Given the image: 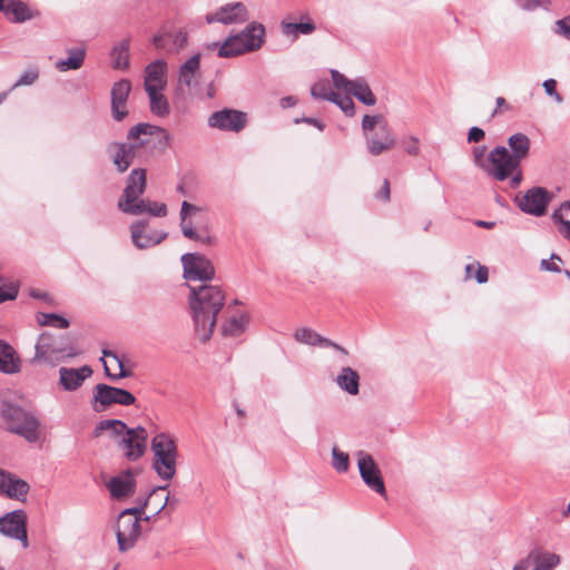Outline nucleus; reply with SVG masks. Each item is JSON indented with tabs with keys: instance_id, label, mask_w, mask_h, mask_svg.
Masks as SVG:
<instances>
[{
	"instance_id": "obj_1",
	"label": "nucleus",
	"mask_w": 570,
	"mask_h": 570,
	"mask_svg": "<svg viewBox=\"0 0 570 570\" xmlns=\"http://www.w3.org/2000/svg\"><path fill=\"white\" fill-rule=\"evenodd\" d=\"M188 287L195 333L202 343H206L214 333L217 315L225 306V293L218 285L203 284Z\"/></svg>"
},
{
	"instance_id": "obj_2",
	"label": "nucleus",
	"mask_w": 570,
	"mask_h": 570,
	"mask_svg": "<svg viewBox=\"0 0 570 570\" xmlns=\"http://www.w3.org/2000/svg\"><path fill=\"white\" fill-rule=\"evenodd\" d=\"M80 352L73 346L67 334H52L43 332L39 335L36 346L32 364L46 363L56 366L67 358L76 357Z\"/></svg>"
},
{
	"instance_id": "obj_3",
	"label": "nucleus",
	"mask_w": 570,
	"mask_h": 570,
	"mask_svg": "<svg viewBox=\"0 0 570 570\" xmlns=\"http://www.w3.org/2000/svg\"><path fill=\"white\" fill-rule=\"evenodd\" d=\"M154 454L153 469L164 481H170L177 471L178 450L174 438L168 433L156 434L150 444Z\"/></svg>"
},
{
	"instance_id": "obj_4",
	"label": "nucleus",
	"mask_w": 570,
	"mask_h": 570,
	"mask_svg": "<svg viewBox=\"0 0 570 570\" xmlns=\"http://www.w3.org/2000/svg\"><path fill=\"white\" fill-rule=\"evenodd\" d=\"M1 414L9 432L23 438L30 443L39 440L40 421L31 412L17 404L4 402Z\"/></svg>"
},
{
	"instance_id": "obj_5",
	"label": "nucleus",
	"mask_w": 570,
	"mask_h": 570,
	"mask_svg": "<svg viewBox=\"0 0 570 570\" xmlns=\"http://www.w3.org/2000/svg\"><path fill=\"white\" fill-rule=\"evenodd\" d=\"M362 130L367 150L373 156L389 151L395 145L392 130L382 115H365L362 119Z\"/></svg>"
},
{
	"instance_id": "obj_6",
	"label": "nucleus",
	"mask_w": 570,
	"mask_h": 570,
	"mask_svg": "<svg viewBox=\"0 0 570 570\" xmlns=\"http://www.w3.org/2000/svg\"><path fill=\"white\" fill-rule=\"evenodd\" d=\"M127 139L134 141L138 150L161 154L169 147L171 136L164 127L139 122L128 130Z\"/></svg>"
},
{
	"instance_id": "obj_7",
	"label": "nucleus",
	"mask_w": 570,
	"mask_h": 570,
	"mask_svg": "<svg viewBox=\"0 0 570 570\" xmlns=\"http://www.w3.org/2000/svg\"><path fill=\"white\" fill-rule=\"evenodd\" d=\"M135 402V395L125 389L105 383H99L94 387L91 406L97 413L106 411L114 404L128 406Z\"/></svg>"
},
{
	"instance_id": "obj_8",
	"label": "nucleus",
	"mask_w": 570,
	"mask_h": 570,
	"mask_svg": "<svg viewBox=\"0 0 570 570\" xmlns=\"http://www.w3.org/2000/svg\"><path fill=\"white\" fill-rule=\"evenodd\" d=\"M488 163L484 173L498 181H504L519 168L504 146L494 147L488 155Z\"/></svg>"
},
{
	"instance_id": "obj_9",
	"label": "nucleus",
	"mask_w": 570,
	"mask_h": 570,
	"mask_svg": "<svg viewBox=\"0 0 570 570\" xmlns=\"http://www.w3.org/2000/svg\"><path fill=\"white\" fill-rule=\"evenodd\" d=\"M184 278L187 281L207 282L215 277L213 263L198 253H186L181 256Z\"/></svg>"
},
{
	"instance_id": "obj_10",
	"label": "nucleus",
	"mask_w": 570,
	"mask_h": 570,
	"mask_svg": "<svg viewBox=\"0 0 570 570\" xmlns=\"http://www.w3.org/2000/svg\"><path fill=\"white\" fill-rule=\"evenodd\" d=\"M0 533L21 542L24 549L28 548L27 513L24 510L17 509L0 517Z\"/></svg>"
},
{
	"instance_id": "obj_11",
	"label": "nucleus",
	"mask_w": 570,
	"mask_h": 570,
	"mask_svg": "<svg viewBox=\"0 0 570 570\" xmlns=\"http://www.w3.org/2000/svg\"><path fill=\"white\" fill-rule=\"evenodd\" d=\"M553 195L543 187H532L522 196L515 197L517 206L521 212L540 217L546 214Z\"/></svg>"
},
{
	"instance_id": "obj_12",
	"label": "nucleus",
	"mask_w": 570,
	"mask_h": 570,
	"mask_svg": "<svg viewBox=\"0 0 570 570\" xmlns=\"http://www.w3.org/2000/svg\"><path fill=\"white\" fill-rule=\"evenodd\" d=\"M357 458V466L360 471V475L363 482L370 488L372 491L377 494L385 497L386 489L381 474V471L375 463L373 456L365 451L356 452Z\"/></svg>"
},
{
	"instance_id": "obj_13",
	"label": "nucleus",
	"mask_w": 570,
	"mask_h": 570,
	"mask_svg": "<svg viewBox=\"0 0 570 570\" xmlns=\"http://www.w3.org/2000/svg\"><path fill=\"white\" fill-rule=\"evenodd\" d=\"M141 534L140 517L131 518L120 512L116 524V539L120 552L132 549Z\"/></svg>"
},
{
	"instance_id": "obj_14",
	"label": "nucleus",
	"mask_w": 570,
	"mask_h": 570,
	"mask_svg": "<svg viewBox=\"0 0 570 570\" xmlns=\"http://www.w3.org/2000/svg\"><path fill=\"white\" fill-rule=\"evenodd\" d=\"M118 442L119 449L124 451V455L129 461L139 460L147 449V430L142 426L129 428Z\"/></svg>"
},
{
	"instance_id": "obj_15",
	"label": "nucleus",
	"mask_w": 570,
	"mask_h": 570,
	"mask_svg": "<svg viewBox=\"0 0 570 570\" xmlns=\"http://www.w3.org/2000/svg\"><path fill=\"white\" fill-rule=\"evenodd\" d=\"M207 124L210 128L222 131L239 132L247 124V115L236 109L224 108L213 112L208 117Z\"/></svg>"
},
{
	"instance_id": "obj_16",
	"label": "nucleus",
	"mask_w": 570,
	"mask_h": 570,
	"mask_svg": "<svg viewBox=\"0 0 570 570\" xmlns=\"http://www.w3.org/2000/svg\"><path fill=\"white\" fill-rule=\"evenodd\" d=\"M249 19L244 3L232 2L218 8L215 12L206 14V22H219L223 24L243 23Z\"/></svg>"
},
{
	"instance_id": "obj_17",
	"label": "nucleus",
	"mask_w": 570,
	"mask_h": 570,
	"mask_svg": "<svg viewBox=\"0 0 570 570\" xmlns=\"http://www.w3.org/2000/svg\"><path fill=\"white\" fill-rule=\"evenodd\" d=\"M29 490L30 487L24 480L0 469V495L24 502Z\"/></svg>"
},
{
	"instance_id": "obj_18",
	"label": "nucleus",
	"mask_w": 570,
	"mask_h": 570,
	"mask_svg": "<svg viewBox=\"0 0 570 570\" xmlns=\"http://www.w3.org/2000/svg\"><path fill=\"white\" fill-rule=\"evenodd\" d=\"M136 474L128 469L112 476L107 483V489L114 500L120 501L132 495L136 491Z\"/></svg>"
},
{
	"instance_id": "obj_19",
	"label": "nucleus",
	"mask_w": 570,
	"mask_h": 570,
	"mask_svg": "<svg viewBox=\"0 0 570 570\" xmlns=\"http://www.w3.org/2000/svg\"><path fill=\"white\" fill-rule=\"evenodd\" d=\"M131 90V83L127 79L115 82L111 92V116L115 121H122L128 116L127 99Z\"/></svg>"
},
{
	"instance_id": "obj_20",
	"label": "nucleus",
	"mask_w": 570,
	"mask_h": 570,
	"mask_svg": "<svg viewBox=\"0 0 570 570\" xmlns=\"http://www.w3.org/2000/svg\"><path fill=\"white\" fill-rule=\"evenodd\" d=\"M200 78V53H196L187 59L178 70V90L185 92L190 91L199 83Z\"/></svg>"
},
{
	"instance_id": "obj_21",
	"label": "nucleus",
	"mask_w": 570,
	"mask_h": 570,
	"mask_svg": "<svg viewBox=\"0 0 570 570\" xmlns=\"http://www.w3.org/2000/svg\"><path fill=\"white\" fill-rule=\"evenodd\" d=\"M146 226L147 223L145 220H137L130 225L131 240L138 249H147L156 246L167 237V233L165 232L155 230L146 233Z\"/></svg>"
},
{
	"instance_id": "obj_22",
	"label": "nucleus",
	"mask_w": 570,
	"mask_h": 570,
	"mask_svg": "<svg viewBox=\"0 0 570 570\" xmlns=\"http://www.w3.org/2000/svg\"><path fill=\"white\" fill-rule=\"evenodd\" d=\"M108 149H115L111 155L112 163L119 173H125L134 163L135 157L139 153L134 141L111 142Z\"/></svg>"
},
{
	"instance_id": "obj_23",
	"label": "nucleus",
	"mask_w": 570,
	"mask_h": 570,
	"mask_svg": "<svg viewBox=\"0 0 570 570\" xmlns=\"http://www.w3.org/2000/svg\"><path fill=\"white\" fill-rule=\"evenodd\" d=\"M92 375V368L89 365H83L80 368L60 367L59 368V383L65 391H76L79 389L83 381Z\"/></svg>"
},
{
	"instance_id": "obj_24",
	"label": "nucleus",
	"mask_w": 570,
	"mask_h": 570,
	"mask_svg": "<svg viewBox=\"0 0 570 570\" xmlns=\"http://www.w3.org/2000/svg\"><path fill=\"white\" fill-rule=\"evenodd\" d=\"M167 85V62L164 59H158L145 68L144 88L147 89L153 86L158 89H165Z\"/></svg>"
},
{
	"instance_id": "obj_25",
	"label": "nucleus",
	"mask_w": 570,
	"mask_h": 570,
	"mask_svg": "<svg viewBox=\"0 0 570 570\" xmlns=\"http://www.w3.org/2000/svg\"><path fill=\"white\" fill-rule=\"evenodd\" d=\"M188 42V36L187 32L179 30L175 33H163V35H156L153 38L154 46L159 49L164 50L168 53H176L180 49L185 48Z\"/></svg>"
},
{
	"instance_id": "obj_26",
	"label": "nucleus",
	"mask_w": 570,
	"mask_h": 570,
	"mask_svg": "<svg viewBox=\"0 0 570 570\" xmlns=\"http://www.w3.org/2000/svg\"><path fill=\"white\" fill-rule=\"evenodd\" d=\"M147 186V174L144 168H135L130 171L126 180V187L118 199H129L140 197Z\"/></svg>"
},
{
	"instance_id": "obj_27",
	"label": "nucleus",
	"mask_w": 570,
	"mask_h": 570,
	"mask_svg": "<svg viewBox=\"0 0 570 570\" xmlns=\"http://www.w3.org/2000/svg\"><path fill=\"white\" fill-rule=\"evenodd\" d=\"M21 370V360L17 351L6 341L0 340V372L16 374Z\"/></svg>"
},
{
	"instance_id": "obj_28",
	"label": "nucleus",
	"mask_w": 570,
	"mask_h": 570,
	"mask_svg": "<svg viewBox=\"0 0 570 570\" xmlns=\"http://www.w3.org/2000/svg\"><path fill=\"white\" fill-rule=\"evenodd\" d=\"M509 155L520 167L521 161L530 154L531 141L523 132H515L508 138Z\"/></svg>"
},
{
	"instance_id": "obj_29",
	"label": "nucleus",
	"mask_w": 570,
	"mask_h": 570,
	"mask_svg": "<svg viewBox=\"0 0 570 570\" xmlns=\"http://www.w3.org/2000/svg\"><path fill=\"white\" fill-rule=\"evenodd\" d=\"M237 35L243 40L244 48L250 52L259 49L264 43L265 28L259 22H252Z\"/></svg>"
},
{
	"instance_id": "obj_30",
	"label": "nucleus",
	"mask_w": 570,
	"mask_h": 570,
	"mask_svg": "<svg viewBox=\"0 0 570 570\" xmlns=\"http://www.w3.org/2000/svg\"><path fill=\"white\" fill-rule=\"evenodd\" d=\"M66 52L68 53V57L66 59H59L55 63L57 70L66 72L70 70H78L83 66L87 55V50L83 46L68 48Z\"/></svg>"
},
{
	"instance_id": "obj_31",
	"label": "nucleus",
	"mask_w": 570,
	"mask_h": 570,
	"mask_svg": "<svg viewBox=\"0 0 570 570\" xmlns=\"http://www.w3.org/2000/svg\"><path fill=\"white\" fill-rule=\"evenodd\" d=\"M335 382L341 390L348 394L356 395L360 391V375L350 366H345L341 370Z\"/></svg>"
},
{
	"instance_id": "obj_32",
	"label": "nucleus",
	"mask_w": 570,
	"mask_h": 570,
	"mask_svg": "<svg viewBox=\"0 0 570 570\" xmlns=\"http://www.w3.org/2000/svg\"><path fill=\"white\" fill-rule=\"evenodd\" d=\"M164 90L165 89H158L153 86L145 89L149 98L150 111L159 117H165L169 114V105L163 94Z\"/></svg>"
},
{
	"instance_id": "obj_33",
	"label": "nucleus",
	"mask_w": 570,
	"mask_h": 570,
	"mask_svg": "<svg viewBox=\"0 0 570 570\" xmlns=\"http://www.w3.org/2000/svg\"><path fill=\"white\" fill-rule=\"evenodd\" d=\"M552 220L558 225V232L570 240V202H564L552 214Z\"/></svg>"
},
{
	"instance_id": "obj_34",
	"label": "nucleus",
	"mask_w": 570,
	"mask_h": 570,
	"mask_svg": "<svg viewBox=\"0 0 570 570\" xmlns=\"http://www.w3.org/2000/svg\"><path fill=\"white\" fill-rule=\"evenodd\" d=\"M294 338L302 344L311 346L320 345L325 347L326 345H333V341L320 335L318 333L308 327H302L296 330L294 333Z\"/></svg>"
},
{
	"instance_id": "obj_35",
	"label": "nucleus",
	"mask_w": 570,
	"mask_h": 570,
	"mask_svg": "<svg viewBox=\"0 0 570 570\" xmlns=\"http://www.w3.org/2000/svg\"><path fill=\"white\" fill-rule=\"evenodd\" d=\"M249 316L247 313H243L239 316H232L222 325L223 336H238L245 332Z\"/></svg>"
},
{
	"instance_id": "obj_36",
	"label": "nucleus",
	"mask_w": 570,
	"mask_h": 570,
	"mask_svg": "<svg viewBox=\"0 0 570 570\" xmlns=\"http://www.w3.org/2000/svg\"><path fill=\"white\" fill-rule=\"evenodd\" d=\"M353 95L358 101L364 104L365 106H374L376 104V97L371 90L368 83L364 79H354L353 87L350 92Z\"/></svg>"
},
{
	"instance_id": "obj_37",
	"label": "nucleus",
	"mask_w": 570,
	"mask_h": 570,
	"mask_svg": "<svg viewBox=\"0 0 570 570\" xmlns=\"http://www.w3.org/2000/svg\"><path fill=\"white\" fill-rule=\"evenodd\" d=\"M149 199L134 197L129 199H118L117 207L120 212L129 215H141L148 212Z\"/></svg>"
},
{
	"instance_id": "obj_38",
	"label": "nucleus",
	"mask_w": 570,
	"mask_h": 570,
	"mask_svg": "<svg viewBox=\"0 0 570 570\" xmlns=\"http://www.w3.org/2000/svg\"><path fill=\"white\" fill-rule=\"evenodd\" d=\"M4 16L12 22H24L32 18L28 6L20 0H8Z\"/></svg>"
},
{
	"instance_id": "obj_39",
	"label": "nucleus",
	"mask_w": 570,
	"mask_h": 570,
	"mask_svg": "<svg viewBox=\"0 0 570 570\" xmlns=\"http://www.w3.org/2000/svg\"><path fill=\"white\" fill-rule=\"evenodd\" d=\"M245 52H248V50L244 48L243 40L238 37V35H234L228 37L220 46L218 56L223 58H230L243 55Z\"/></svg>"
},
{
	"instance_id": "obj_40",
	"label": "nucleus",
	"mask_w": 570,
	"mask_h": 570,
	"mask_svg": "<svg viewBox=\"0 0 570 570\" xmlns=\"http://www.w3.org/2000/svg\"><path fill=\"white\" fill-rule=\"evenodd\" d=\"M530 558H533V570H552L560 563V557L556 553L531 551Z\"/></svg>"
},
{
	"instance_id": "obj_41",
	"label": "nucleus",
	"mask_w": 570,
	"mask_h": 570,
	"mask_svg": "<svg viewBox=\"0 0 570 570\" xmlns=\"http://www.w3.org/2000/svg\"><path fill=\"white\" fill-rule=\"evenodd\" d=\"M183 235L194 242L200 243L203 245H212L215 242V238L208 233L206 228H194L191 223L180 224Z\"/></svg>"
},
{
	"instance_id": "obj_42",
	"label": "nucleus",
	"mask_w": 570,
	"mask_h": 570,
	"mask_svg": "<svg viewBox=\"0 0 570 570\" xmlns=\"http://www.w3.org/2000/svg\"><path fill=\"white\" fill-rule=\"evenodd\" d=\"M129 40L124 39L117 43L111 51L112 67L115 69H127L129 66Z\"/></svg>"
},
{
	"instance_id": "obj_43",
	"label": "nucleus",
	"mask_w": 570,
	"mask_h": 570,
	"mask_svg": "<svg viewBox=\"0 0 570 570\" xmlns=\"http://www.w3.org/2000/svg\"><path fill=\"white\" fill-rule=\"evenodd\" d=\"M129 428L118 419H107L98 422L94 430L95 436H99L104 431L110 430L115 436L122 435Z\"/></svg>"
},
{
	"instance_id": "obj_44",
	"label": "nucleus",
	"mask_w": 570,
	"mask_h": 570,
	"mask_svg": "<svg viewBox=\"0 0 570 570\" xmlns=\"http://www.w3.org/2000/svg\"><path fill=\"white\" fill-rule=\"evenodd\" d=\"M36 320L40 326H53L57 328H67L70 324L66 317L56 313L39 312L36 315Z\"/></svg>"
},
{
	"instance_id": "obj_45",
	"label": "nucleus",
	"mask_w": 570,
	"mask_h": 570,
	"mask_svg": "<svg viewBox=\"0 0 570 570\" xmlns=\"http://www.w3.org/2000/svg\"><path fill=\"white\" fill-rule=\"evenodd\" d=\"M316 26L312 22H283L282 30L285 36H297L302 35H311L315 31Z\"/></svg>"
},
{
	"instance_id": "obj_46",
	"label": "nucleus",
	"mask_w": 570,
	"mask_h": 570,
	"mask_svg": "<svg viewBox=\"0 0 570 570\" xmlns=\"http://www.w3.org/2000/svg\"><path fill=\"white\" fill-rule=\"evenodd\" d=\"M102 354H104V356H105V357H111V358H114V360L117 362L118 366H119V373H117V374H112V373H110V371H109V367H108L107 363H106V362H104V367H105L106 375H107L110 380H112V381H117V380H119V379L128 377V376H130V375H131V372H130L129 370H126V368L124 367L122 360L117 355V353H115V352H112V351H110V350H104V351H102Z\"/></svg>"
},
{
	"instance_id": "obj_47",
	"label": "nucleus",
	"mask_w": 570,
	"mask_h": 570,
	"mask_svg": "<svg viewBox=\"0 0 570 570\" xmlns=\"http://www.w3.org/2000/svg\"><path fill=\"white\" fill-rule=\"evenodd\" d=\"M332 466L338 473H345L350 469V456L337 446L332 449Z\"/></svg>"
},
{
	"instance_id": "obj_48",
	"label": "nucleus",
	"mask_w": 570,
	"mask_h": 570,
	"mask_svg": "<svg viewBox=\"0 0 570 570\" xmlns=\"http://www.w3.org/2000/svg\"><path fill=\"white\" fill-rule=\"evenodd\" d=\"M330 101L335 104L348 117H352L355 114V104L348 96H342L338 92L330 94Z\"/></svg>"
},
{
	"instance_id": "obj_49",
	"label": "nucleus",
	"mask_w": 570,
	"mask_h": 570,
	"mask_svg": "<svg viewBox=\"0 0 570 570\" xmlns=\"http://www.w3.org/2000/svg\"><path fill=\"white\" fill-rule=\"evenodd\" d=\"M333 91L330 89L327 80L315 82L311 88V96L314 99H323L330 101V94Z\"/></svg>"
},
{
	"instance_id": "obj_50",
	"label": "nucleus",
	"mask_w": 570,
	"mask_h": 570,
	"mask_svg": "<svg viewBox=\"0 0 570 570\" xmlns=\"http://www.w3.org/2000/svg\"><path fill=\"white\" fill-rule=\"evenodd\" d=\"M38 78L39 69L37 67L29 68L19 77V79L13 83L12 88L14 89L20 86L32 85Z\"/></svg>"
},
{
	"instance_id": "obj_51",
	"label": "nucleus",
	"mask_w": 570,
	"mask_h": 570,
	"mask_svg": "<svg viewBox=\"0 0 570 570\" xmlns=\"http://www.w3.org/2000/svg\"><path fill=\"white\" fill-rule=\"evenodd\" d=\"M331 77L335 88L350 92L353 87V80L347 79L343 73L334 69L331 70Z\"/></svg>"
},
{
	"instance_id": "obj_52",
	"label": "nucleus",
	"mask_w": 570,
	"mask_h": 570,
	"mask_svg": "<svg viewBox=\"0 0 570 570\" xmlns=\"http://www.w3.org/2000/svg\"><path fill=\"white\" fill-rule=\"evenodd\" d=\"M517 4L524 11H532L537 8L548 9L550 0H515Z\"/></svg>"
},
{
	"instance_id": "obj_53",
	"label": "nucleus",
	"mask_w": 570,
	"mask_h": 570,
	"mask_svg": "<svg viewBox=\"0 0 570 570\" xmlns=\"http://www.w3.org/2000/svg\"><path fill=\"white\" fill-rule=\"evenodd\" d=\"M168 489V484H165V485H158L156 488H154L149 494L145 498H138L137 499V505L138 507H142V511H145V509L149 505V504H153L154 501H155V498L157 495V493L159 491H165Z\"/></svg>"
},
{
	"instance_id": "obj_54",
	"label": "nucleus",
	"mask_w": 570,
	"mask_h": 570,
	"mask_svg": "<svg viewBox=\"0 0 570 570\" xmlns=\"http://www.w3.org/2000/svg\"><path fill=\"white\" fill-rule=\"evenodd\" d=\"M485 146L474 147L473 148V163L475 166L485 171L488 163V157L485 158Z\"/></svg>"
},
{
	"instance_id": "obj_55",
	"label": "nucleus",
	"mask_w": 570,
	"mask_h": 570,
	"mask_svg": "<svg viewBox=\"0 0 570 570\" xmlns=\"http://www.w3.org/2000/svg\"><path fill=\"white\" fill-rule=\"evenodd\" d=\"M401 145L404 151L411 156H416L420 151L419 148V138L415 136H410L401 141Z\"/></svg>"
},
{
	"instance_id": "obj_56",
	"label": "nucleus",
	"mask_w": 570,
	"mask_h": 570,
	"mask_svg": "<svg viewBox=\"0 0 570 570\" xmlns=\"http://www.w3.org/2000/svg\"><path fill=\"white\" fill-rule=\"evenodd\" d=\"M546 94L552 97L557 102H562V96L557 91V81L554 79H547L542 83Z\"/></svg>"
},
{
	"instance_id": "obj_57",
	"label": "nucleus",
	"mask_w": 570,
	"mask_h": 570,
	"mask_svg": "<svg viewBox=\"0 0 570 570\" xmlns=\"http://www.w3.org/2000/svg\"><path fill=\"white\" fill-rule=\"evenodd\" d=\"M147 214L154 217H165L167 215V206L165 203L153 202L149 199Z\"/></svg>"
},
{
	"instance_id": "obj_58",
	"label": "nucleus",
	"mask_w": 570,
	"mask_h": 570,
	"mask_svg": "<svg viewBox=\"0 0 570 570\" xmlns=\"http://www.w3.org/2000/svg\"><path fill=\"white\" fill-rule=\"evenodd\" d=\"M554 31L570 40V14L556 22Z\"/></svg>"
},
{
	"instance_id": "obj_59",
	"label": "nucleus",
	"mask_w": 570,
	"mask_h": 570,
	"mask_svg": "<svg viewBox=\"0 0 570 570\" xmlns=\"http://www.w3.org/2000/svg\"><path fill=\"white\" fill-rule=\"evenodd\" d=\"M199 210L200 209L197 206H195V205L184 200L183 204H181V207H180V213H179L180 224L189 223L187 220V216L190 215L191 213H196V212H199Z\"/></svg>"
},
{
	"instance_id": "obj_60",
	"label": "nucleus",
	"mask_w": 570,
	"mask_h": 570,
	"mask_svg": "<svg viewBox=\"0 0 570 570\" xmlns=\"http://www.w3.org/2000/svg\"><path fill=\"white\" fill-rule=\"evenodd\" d=\"M485 137V132L483 129L479 127H471L468 132V141L469 142H480Z\"/></svg>"
},
{
	"instance_id": "obj_61",
	"label": "nucleus",
	"mask_w": 570,
	"mask_h": 570,
	"mask_svg": "<svg viewBox=\"0 0 570 570\" xmlns=\"http://www.w3.org/2000/svg\"><path fill=\"white\" fill-rule=\"evenodd\" d=\"M294 122L295 124L305 122V124L316 127L321 131H323L325 128V125L321 120L313 118V117L296 118L294 120Z\"/></svg>"
},
{
	"instance_id": "obj_62",
	"label": "nucleus",
	"mask_w": 570,
	"mask_h": 570,
	"mask_svg": "<svg viewBox=\"0 0 570 570\" xmlns=\"http://www.w3.org/2000/svg\"><path fill=\"white\" fill-rule=\"evenodd\" d=\"M18 295V291L13 287H11L9 291L3 289L0 287V304L6 301L14 299Z\"/></svg>"
},
{
	"instance_id": "obj_63",
	"label": "nucleus",
	"mask_w": 570,
	"mask_h": 570,
	"mask_svg": "<svg viewBox=\"0 0 570 570\" xmlns=\"http://www.w3.org/2000/svg\"><path fill=\"white\" fill-rule=\"evenodd\" d=\"M509 178H510L509 185L511 188L519 187L523 179L522 171H521L520 167L512 175H510Z\"/></svg>"
},
{
	"instance_id": "obj_64",
	"label": "nucleus",
	"mask_w": 570,
	"mask_h": 570,
	"mask_svg": "<svg viewBox=\"0 0 570 570\" xmlns=\"http://www.w3.org/2000/svg\"><path fill=\"white\" fill-rule=\"evenodd\" d=\"M489 278V271L485 266L479 265L476 273H475V279L479 284H483Z\"/></svg>"
}]
</instances>
